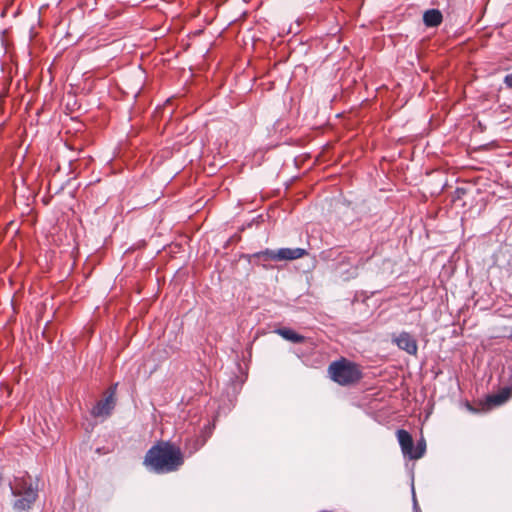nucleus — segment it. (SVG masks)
Instances as JSON below:
<instances>
[{"instance_id":"9d476101","label":"nucleus","mask_w":512,"mask_h":512,"mask_svg":"<svg viewBox=\"0 0 512 512\" xmlns=\"http://www.w3.org/2000/svg\"><path fill=\"white\" fill-rule=\"evenodd\" d=\"M307 254V250L303 248H280L276 255L278 261H290L302 258Z\"/></svg>"},{"instance_id":"dca6fc26","label":"nucleus","mask_w":512,"mask_h":512,"mask_svg":"<svg viewBox=\"0 0 512 512\" xmlns=\"http://www.w3.org/2000/svg\"><path fill=\"white\" fill-rule=\"evenodd\" d=\"M426 451V442L423 438H421L417 444L416 447H414L413 454L411 455V460H417L423 457Z\"/></svg>"},{"instance_id":"a211bd4d","label":"nucleus","mask_w":512,"mask_h":512,"mask_svg":"<svg viewBox=\"0 0 512 512\" xmlns=\"http://www.w3.org/2000/svg\"><path fill=\"white\" fill-rule=\"evenodd\" d=\"M504 83L506 84L507 87L512 89V73L511 74H507L505 76Z\"/></svg>"},{"instance_id":"7ed1b4c3","label":"nucleus","mask_w":512,"mask_h":512,"mask_svg":"<svg viewBox=\"0 0 512 512\" xmlns=\"http://www.w3.org/2000/svg\"><path fill=\"white\" fill-rule=\"evenodd\" d=\"M365 262L358 254L342 251L333 269L338 271L344 280H350L357 277L359 268L364 266Z\"/></svg>"},{"instance_id":"f8f14e48","label":"nucleus","mask_w":512,"mask_h":512,"mask_svg":"<svg viewBox=\"0 0 512 512\" xmlns=\"http://www.w3.org/2000/svg\"><path fill=\"white\" fill-rule=\"evenodd\" d=\"M278 335H280L281 337H283L285 340H288L292 343H303L305 341V337L301 334H298L297 332H295L294 330L290 329V328H286V327H283V328H278L276 331H275Z\"/></svg>"},{"instance_id":"f03ea898","label":"nucleus","mask_w":512,"mask_h":512,"mask_svg":"<svg viewBox=\"0 0 512 512\" xmlns=\"http://www.w3.org/2000/svg\"><path fill=\"white\" fill-rule=\"evenodd\" d=\"M328 374L332 381L340 386H351L363 378L361 366L346 358L333 361L328 366Z\"/></svg>"},{"instance_id":"1a4fd4ad","label":"nucleus","mask_w":512,"mask_h":512,"mask_svg":"<svg viewBox=\"0 0 512 512\" xmlns=\"http://www.w3.org/2000/svg\"><path fill=\"white\" fill-rule=\"evenodd\" d=\"M37 490H30L27 494L18 496L19 498L13 503L14 510L18 512L28 511L37 499Z\"/></svg>"},{"instance_id":"6ab92c4d","label":"nucleus","mask_w":512,"mask_h":512,"mask_svg":"<svg viewBox=\"0 0 512 512\" xmlns=\"http://www.w3.org/2000/svg\"><path fill=\"white\" fill-rule=\"evenodd\" d=\"M415 512H420L418 509Z\"/></svg>"},{"instance_id":"6e6552de","label":"nucleus","mask_w":512,"mask_h":512,"mask_svg":"<svg viewBox=\"0 0 512 512\" xmlns=\"http://www.w3.org/2000/svg\"><path fill=\"white\" fill-rule=\"evenodd\" d=\"M396 436L402 453L404 456H408L411 459V455L413 454L414 450V442L411 434L404 429H399L396 432Z\"/></svg>"},{"instance_id":"9b49d317","label":"nucleus","mask_w":512,"mask_h":512,"mask_svg":"<svg viewBox=\"0 0 512 512\" xmlns=\"http://www.w3.org/2000/svg\"><path fill=\"white\" fill-rule=\"evenodd\" d=\"M443 21V16L438 9L426 10L423 14V22L427 27H437Z\"/></svg>"},{"instance_id":"423d86ee","label":"nucleus","mask_w":512,"mask_h":512,"mask_svg":"<svg viewBox=\"0 0 512 512\" xmlns=\"http://www.w3.org/2000/svg\"><path fill=\"white\" fill-rule=\"evenodd\" d=\"M512 397V388L503 387L497 393L490 394L485 399V406L487 409L500 406L507 402Z\"/></svg>"},{"instance_id":"39448f33","label":"nucleus","mask_w":512,"mask_h":512,"mask_svg":"<svg viewBox=\"0 0 512 512\" xmlns=\"http://www.w3.org/2000/svg\"><path fill=\"white\" fill-rule=\"evenodd\" d=\"M116 406V402L107 396H104L103 399L99 400L91 409V415L95 418H107L109 417L114 408Z\"/></svg>"},{"instance_id":"ddd939ff","label":"nucleus","mask_w":512,"mask_h":512,"mask_svg":"<svg viewBox=\"0 0 512 512\" xmlns=\"http://www.w3.org/2000/svg\"><path fill=\"white\" fill-rule=\"evenodd\" d=\"M341 252L342 251L337 248H330L323 250L319 257L324 262H334V264H336L339 260Z\"/></svg>"},{"instance_id":"0eeeda50","label":"nucleus","mask_w":512,"mask_h":512,"mask_svg":"<svg viewBox=\"0 0 512 512\" xmlns=\"http://www.w3.org/2000/svg\"><path fill=\"white\" fill-rule=\"evenodd\" d=\"M10 489L12 495L15 497L27 494L30 490H36L33 488L32 483L30 482V476L28 475L15 477L14 481L10 483Z\"/></svg>"},{"instance_id":"2eb2a0df","label":"nucleus","mask_w":512,"mask_h":512,"mask_svg":"<svg viewBox=\"0 0 512 512\" xmlns=\"http://www.w3.org/2000/svg\"><path fill=\"white\" fill-rule=\"evenodd\" d=\"M276 254H277V250L266 249V250H263V251L253 254V257L263 260V261H269V260L278 261V257Z\"/></svg>"},{"instance_id":"f3484780","label":"nucleus","mask_w":512,"mask_h":512,"mask_svg":"<svg viewBox=\"0 0 512 512\" xmlns=\"http://www.w3.org/2000/svg\"><path fill=\"white\" fill-rule=\"evenodd\" d=\"M118 383L112 384L104 393V396L114 400L116 402V393H117Z\"/></svg>"},{"instance_id":"20e7f679","label":"nucleus","mask_w":512,"mask_h":512,"mask_svg":"<svg viewBox=\"0 0 512 512\" xmlns=\"http://www.w3.org/2000/svg\"><path fill=\"white\" fill-rule=\"evenodd\" d=\"M393 342L398 346L399 349L407 352L410 355H416L418 351V345L416 339L408 332H401L398 336L393 339Z\"/></svg>"},{"instance_id":"4468645a","label":"nucleus","mask_w":512,"mask_h":512,"mask_svg":"<svg viewBox=\"0 0 512 512\" xmlns=\"http://www.w3.org/2000/svg\"><path fill=\"white\" fill-rule=\"evenodd\" d=\"M203 445L204 441L198 436L191 437L185 442V447L189 450L190 454L198 451Z\"/></svg>"},{"instance_id":"f257e3e1","label":"nucleus","mask_w":512,"mask_h":512,"mask_svg":"<svg viewBox=\"0 0 512 512\" xmlns=\"http://www.w3.org/2000/svg\"><path fill=\"white\" fill-rule=\"evenodd\" d=\"M184 463L180 447L169 441L153 445L144 457L143 464L152 472L165 474L177 471Z\"/></svg>"}]
</instances>
